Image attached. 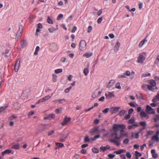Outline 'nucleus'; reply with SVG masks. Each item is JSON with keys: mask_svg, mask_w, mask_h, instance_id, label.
<instances>
[{"mask_svg": "<svg viewBox=\"0 0 159 159\" xmlns=\"http://www.w3.org/2000/svg\"><path fill=\"white\" fill-rule=\"evenodd\" d=\"M125 127V126L123 125L114 124L113 126V132L111 134L113 139H111L110 141L114 143L117 146H119L120 143L116 140H120L124 137H128L127 133L124 131Z\"/></svg>", "mask_w": 159, "mask_h": 159, "instance_id": "f257e3e1", "label": "nucleus"}, {"mask_svg": "<svg viewBox=\"0 0 159 159\" xmlns=\"http://www.w3.org/2000/svg\"><path fill=\"white\" fill-rule=\"evenodd\" d=\"M145 59V57L141 54H139L137 62L138 63L143 64Z\"/></svg>", "mask_w": 159, "mask_h": 159, "instance_id": "f03ea898", "label": "nucleus"}, {"mask_svg": "<svg viewBox=\"0 0 159 159\" xmlns=\"http://www.w3.org/2000/svg\"><path fill=\"white\" fill-rule=\"evenodd\" d=\"M86 43L84 40H81L79 45V49L80 50L83 51L86 48Z\"/></svg>", "mask_w": 159, "mask_h": 159, "instance_id": "7ed1b4c3", "label": "nucleus"}, {"mask_svg": "<svg viewBox=\"0 0 159 159\" xmlns=\"http://www.w3.org/2000/svg\"><path fill=\"white\" fill-rule=\"evenodd\" d=\"M50 49L52 51L55 52L58 49V46L57 43H52V45L49 46Z\"/></svg>", "mask_w": 159, "mask_h": 159, "instance_id": "20e7f679", "label": "nucleus"}, {"mask_svg": "<svg viewBox=\"0 0 159 159\" xmlns=\"http://www.w3.org/2000/svg\"><path fill=\"white\" fill-rule=\"evenodd\" d=\"M146 111L148 114H154L155 113L153 109L148 105L146 106Z\"/></svg>", "mask_w": 159, "mask_h": 159, "instance_id": "39448f33", "label": "nucleus"}, {"mask_svg": "<svg viewBox=\"0 0 159 159\" xmlns=\"http://www.w3.org/2000/svg\"><path fill=\"white\" fill-rule=\"evenodd\" d=\"M20 62V59H18L16 62L14 67V69L16 72H17L19 70Z\"/></svg>", "mask_w": 159, "mask_h": 159, "instance_id": "423d86ee", "label": "nucleus"}, {"mask_svg": "<svg viewBox=\"0 0 159 159\" xmlns=\"http://www.w3.org/2000/svg\"><path fill=\"white\" fill-rule=\"evenodd\" d=\"M101 93V92L99 91L98 89H97L94 91L92 97L93 98H96L98 97Z\"/></svg>", "mask_w": 159, "mask_h": 159, "instance_id": "0eeeda50", "label": "nucleus"}, {"mask_svg": "<svg viewBox=\"0 0 159 159\" xmlns=\"http://www.w3.org/2000/svg\"><path fill=\"white\" fill-rule=\"evenodd\" d=\"M70 118L65 117L63 121L61 123V125L63 126L66 125L68 122L70 121Z\"/></svg>", "mask_w": 159, "mask_h": 159, "instance_id": "6e6552de", "label": "nucleus"}, {"mask_svg": "<svg viewBox=\"0 0 159 159\" xmlns=\"http://www.w3.org/2000/svg\"><path fill=\"white\" fill-rule=\"evenodd\" d=\"M99 127H94L93 129H91L89 132L93 134L95 132H97L98 134L99 132V131L98 130Z\"/></svg>", "mask_w": 159, "mask_h": 159, "instance_id": "1a4fd4ad", "label": "nucleus"}, {"mask_svg": "<svg viewBox=\"0 0 159 159\" xmlns=\"http://www.w3.org/2000/svg\"><path fill=\"white\" fill-rule=\"evenodd\" d=\"M55 115L54 114H51L47 115L46 117L44 118V120H51V119L54 118Z\"/></svg>", "mask_w": 159, "mask_h": 159, "instance_id": "9d476101", "label": "nucleus"}, {"mask_svg": "<svg viewBox=\"0 0 159 159\" xmlns=\"http://www.w3.org/2000/svg\"><path fill=\"white\" fill-rule=\"evenodd\" d=\"M147 37L142 40L139 43V48L142 47L143 45L145 43V42H147L148 41L146 39Z\"/></svg>", "mask_w": 159, "mask_h": 159, "instance_id": "9b49d317", "label": "nucleus"}, {"mask_svg": "<svg viewBox=\"0 0 159 159\" xmlns=\"http://www.w3.org/2000/svg\"><path fill=\"white\" fill-rule=\"evenodd\" d=\"M120 107H114L111 108L110 110V111L112 114L115 113L118 111Z\"/></svg>", "mask_w": 159, "mask_h": 159, "instance_id": "f8f14e48", "label": "nucleus"}, {"mask_svg": "<svg viewBox=\"0 0 159 159\" xmlns=\"http://www.w3.org/2000/svg\"><path fill=\"white\" fill-rule=\"evenodd\" d=\"M68 135V134H62L61 137L60 138V141L61 142H64L66 139Z\"/></svg>", "mask_w": 159, "mask_h": 159, "instance_id": "ddd939ff", "label": "nucleus"}, {"mask_svg": "<svg viewBox=\"0 0 159 159\" xmlns=\"http://www.w3.org/2000/svg\"><path fill=\"white\" fill-rule=\"evenodd\" d=\"M110 148V146L108 145H107L105 147L102 146L100 148V149L103 152H104L107 149H109Z\"/></svg>", "mask_w": 159, "mask_h": 159, "instance_id": "4468645a", "label": "nucleus"}, {"mask_svg": "<svg viewBox=\"0 0 159 159\" xmlns=\"http://www.w3.org/2000/svg\"><path fill=\"white\" fill-rule=\"evenodd\" d=\"M120 44L119 42H117L114 46V50L115 52L117 51L120 46Z\"/></svg>", "mask_w": 159, "mask_h": 159, "instance_id": "2eb2a0df", "label": "nucleus"}, {"mask_svg": "<svg viewBox=\"0 0 159 159\" xmlns=\"http://www.w3.org/2000/svg\"><path fill=\"white\" fill-rule=\"evenodd\" d=\"M66 101V100L65 99H60L56 100L55 101H54L53 102L56 103H62L63 102H65Z\"/></svg>", "mask_w": 159, "mask_h": 159, "instance_id": "dca6fc26", "label": "nucleus"}, {"mask_svg": "<svg viewBox=\"0 0 159 159\" xmlns=\"http://www.w3.org/2000/svg\"><path fill=\"white\" fill-rule=\"evenodd\" d=\"M12 151V150L10 149H7L6 150L2 153V156H4L5 154H8L10 153Z\"/></svg>", "mask_w": 159, "mask_h": 159, "instance_id": "f3484780", "label": "nucleus"}, {"mask_svg": "<svg viewBox=\"0 0 159 159\" xmlns=\"http://www.w3.org/2000/svg\"><path fill=\"white\" fill-rule=\"evenodd\" d=\"M151 153L152 154V157L153 158H156L158 157L157 154L156 153L155 150L152 149L151 150Z\"/></svg>", "mask_w": 159, "mask_h": 159, "instance_id": "a211bd4d", "label": "nucleus"}, {"mask_svg": "<svg viewBox=\"0 0 159 159\" xmlns=\"http://www.w3.org/2000/svg\"><path fill=\"white\" fill-rule=\"evenodd\" d=\"M52 80L53 82H56L57 80V76L55 74H53L52 75Z\"/></svg>", "mask_w": 159, "mask_h": 159, "instance_id": "6ab92c4d", "label": "nucleus"}, {"mask_svg": "<svg viewBox=\"0 0 159 159\" xmlns=\"http://www.w3.org/2000/svg\"><path fill=\"white\" fill-rule=\"evenodd\" d=\"M114 84V81L113 80H111L107 85V87L109 88L111 87Z\"/></svg>", "mask_w": 159, "mask_h": 159, "instance_id": "aec40b11", "label": "nucleus"}, {"mask_svg": "<svg viewBox=\"0 0 159 159\" xmlns=\"http://www.w3.org/2000/svg\"><path fill=\"white\" fill-rule=\"evenodd\" d=\"M151 140H153L157 142H159V137L155 135L152 137Z\"/></svg>", "mask_w": 159, "mask_h": 159, "instance_id": "412c9836", "label": "nucleus"}, {"mask_svg": "<svg viewBox=\"0 0 159 159\" xmlns=\"http://www.w3.org/2000/svg\"><path fill=\"white\" fill-rule=\"evenodd\" d=\"M152 101L153 102H157V101H159V93H158V94L153 98Z\"/></svg>", "mask_w": 159, "mask_h": 159, "instance_id": "4be33fe9", "label": "nucleus"}, {"mask_svg": "<svg viewBox=\"0 0 159 159\" xmlns=\"http://www.w3.org/2000/svg\"><path fill=\"white\" fill-rule=\"evenodd\" d=\"M27 45V43L25 40H23L21 42V46L22 48H25Z\"/></svg>", "mask_w": 159, "mask_h": 159, "instance_id": "5701e85b", "label": "nucleus"}, {"mask_svg": "<svg viewBox=\"0 0 159 159\" xmlns=\"http://www.w3.org/2000/svg\"><path fill=\"white\" fill-rule=\"evenodd\" d=\"M93 55V53L92 52H87L83 55V56L86 57V58H88L91 57Z\"/></svg>", "mask_w": 159, "mask_h": 159, "instance_id": "b1692460", "label": "nucleus"}, {"mask_svg": "<svg viewBox=\"0 0 159 159\" xmlns=\"http://www.w3.org/2000/svg\"><path fill=\"white\" fill-rule=\"evenodd\" d=\"M7 108V106L1 107H0V113L4 112V110Z\"/></svg>", "mask_w": 159, "mask_h": 159, "instance_id": "393cba45", "label": "nucleus"}, {"mask_svg": "<svg viewBox=\"0 0 159 159\" xmlns=\"http://www.w3.org/2000/svg\"><path fill=\"white\" fill-rule=\"evenodd\" d=\"M129 76V78L131 79H132L134 78L135 76L134 72V71L131 72Z\"/></svg>", "mask_w": 159, "mask_h": 159, "instance_id": "a878e982", "label": "nucleus"}, {"mask_svg": "<svg viewBox=\"0 0 159 159\" xmlns=\"http://www.w3.org/2000/svg\"><path fill=\"white\" fill-rule=\"evenodd\" d=\"M132 136L135 137L136 139H138L139 137V133H132Z\"/></svg>", "mask_w": 159, "mask_h": 159, "instance_id": "bb28decb", "label": "nucleus"}, {"mask_svg": "<svg viewBox=\"0 0 159 159\" xmlns=\"http://www.w3.org/2000/svg\"><path fill=\"white\" fill-rule=\"evenodd\" d=\"M138 125L137 124H134L132 125H129L128 126V128L129 129H132L133 127H137L138 126Z\"/></svg>", "mask_w": 159, "mask_h": 159, "instance_id": "cd10ccee", "label": "nucleus"}, {"mask_svg": "<svg viewBox=\"0 0 159 159\" xmlns=\"http://www.w3.org/2000/svg\"><path fill=\"white\" fill-rule=\"evenodd\" d=\"M62 72V69H59L56 70L54 71L55 73L57 74L59 73H61Z\"/></svg>", "mask_w": 159, "mask_h": 159, "instance_id": "c85d7f7f", "label": "nucleus"}, {"mask_svg": "<svg viewBox=\"0 0 159 159\" xmlns=\"http://www.w3.org/2000/svg\"><path fill=\"white\" fill-rule=\"evenodd\" d=\"M47 22L50 24H53V22L52 20L49 17H48L47 19Z\"/></svg>", "mask_w": 159, "mask_h": 159, "instance_id": "c756f323", "label": "nucleus"}, {"mask_svg": "<svg viewBox=\"0 0 159 159\" xmlns=\"http://www.w3.org/2000/svg\"><path fill=\"white\" fill-rule=\"evenodd\" d=\"M150 84H151L153 87H154L156 85V82L153 80H151L150 81Z\"/></svg>", "mask_w": 159, "mask_h": 159, "instance_id": "7c9ffc66", "label": "nucleus"}, {"mask_svg": "<svg viewBox=\"0 0 159 159\" xmlns=\"http://www.w3.org/2000/svg\"><path fill=\"white\" fill-rule=\"evenodd\" d=\"M20 148V146L18 144L14 145H13L11 147V148L15 149H19Z\"/></svg>", "mask_w": 159, "mask_h": 159, "instance_id": "2f4dec72", "label": "nucleus"}, {"mask_svg": "<svg viewBox=\"0 0 159 159\" xmlns=\"http://www.w3.org/2000/svg\"><path fill=\"white\" fill-rule=\"evenodd\" d=\"M39 50V46H37L36 47L35 51L34 52V54L35 55H37L38 54V52Z\"/></svg>", "mask_w": 159, "mask_h": 159, "instance_id": "473e14b6", "label": "nucleus"}, {"mask_svg": "<svg viewBox=\"0 0 159 159\" xmlns=\"http://www.w3.org/2000/svg\"><path fill=\"white\" fill-rule=\"evenodd\" d=\"M92 150V151L94 153H97L99 152V150L95 148H93Z\"/></svg>", "mask_w": 159, "mask_h": 159, "instance_id": "72a5a7b5", "label": "nucleus"}, {"mask_svg": "<svg viewBox=\"0 0 159 159\" xmlns=\"http://www.w3.org/2000/svg\"><path fill=\"white\" fill-rule=\"evenodd\" d=\"M17 117V116H15L14 115H12V116L10 117L9 118V120H13L14 119H16Z\"/></svg>", "mask_w": 159, "mask_h": 159, "instance_id": "f704fd0d", "label": "nucleus"}, {"mask_svg": "<svg viewBox=\"0 0 159 159\" xmlns=\"http://www.w3.org/2000/svg\"><path fill=\"white\" fill-rule=\"evenodd\" d=\"M105 96L107 97H109V98L113 97L114 96V95L111 93H109L108 95L106 93Z\"/></svg>", "mask_w": 159, "mask_h": 159, "instance_id": "c9c22d12", "label": "nucleus"}, {"mask_svg": "<svg viewBox=\"0 0 159 159\" xmlns=\"http://www.w3.org/2000/svg\"><path fill=\"white\" fill-rule=\"evenodd\" d=\"M51 96H50L49 95L45 96V97H44L43 98L44 101L48 100V99H49V98H51Z\"/></svg>", "mask_w": 159, "mask_h": 159, "instance_id": "e433bc0d", "label": "nucleus"}, {"mask_svg": "<svg viewBox=\"0 0 159 159\" xmlns=\"http://www.w3.org/2000/svg\"><path fill=\"white\" fill-rule=\"evenodd\" d=\"M141 116L142 117H145L147 115L146 113L143 111H142L140 114Z\"/></svg>", "mask_w": 159, "mask_h": 159, "instance_id": "4c0bfd02", "label": "nucleus"}, {"mask_svg": "<svg viewBox=\"0 0 159 159\" xmlns=\"http://www.w3.org/2000/svg\"><path fill=\"white\" fill-rule=\"evenodd\" d=\"M126 156L127 158L129 159L131 157L130 153L128 152H126Z\"/></svg>", "mask_w": 159, "mask_h": 159, "instance_id": "58836bf2", "label": "nucleus"}, {"mask_svg": "<svg viewBox=\"0 0 159 159\" xmlns=\"http://www.w3.org/2000/svg\"><path fill=\"white\" fill-rule=\"evenodd\" d=\"M72 89V87L70 86L69 88L66 89H65L64 92L66 93H68L70 90Z\"/></svg>", "mask_w": 159, "mask_h": 159, "instance_id": "ea45409f", "label": "nucleus"}, {"mask_svg": "<svg viewBox=\"0 0 159 159\" xmlns=\"http://www.w3.org/2000/svg\"><path fill=\"white\" fill-rule=\"evenodd\" d=\"M129 139L127 138L124 139L123 141V143L125 144H127L129 143Z\"/></svg>", "mask_w": 159, "mask_h": 159, "instance_id": "a19ab883", "label": "nucleus"}, {"mask_svg": "<svg viewBox=\"0 0 159 159\" xmlns=\"http://www.w3.org/2000/svg\"><path fill=\"white\" fill-rule=\"evenodd\" d=\"M116 88L119 89H121V87L120 85V84L119 83H117L116 85Z\"/></svg>", "mask_w": 159, "mask_h": 159, "instance_id": "79ce46f5", "label": "nucleus"}, {"mask_svg": "<svg viewBox=\"0 0 159 159\" xmlns=\"http://www.w3.org/2000/svg\"><path fill=\"white\" fill-rule=\"evenodd\" d=\"M56 144L57 146L60 147H62L64 146V144L61 143H57Z\"/></svg>", "mask_w": 159, "mask_h": 159, "instance_id": "37998d69", "label": "nucleus"}, {"mask_svg": "<svg viewBox=\"0 0 159 159\" xmlns=\"http://www.w3.org/2000/svg\"><path fill=\"white\" fill-rule=\"evenodd\" d=\"M89 72V71L87 69H84V73L85 75H86Z\"/></svg>", "mask_w": 159, "mask_h": 159, "instance_id": "c03bdc74", "label": "nucleus"}, {"mask_svg": "<svg viewBox=\"0 0 159 159\" xmlns=\"http://www.w3.org/2000/svg\"><path fill=\"white\" fill-rule=\"evenodd\" d=\"M63 15L61 14H60L58 15L57 17V20H59L61 19H62L63 18Z\"/></svg>", "mask_w": 159, "mask_h": 159, "instance_id": "a18cd8bd", "label": "nucleus"}, {"mask_svg": "<svg viewBox=\"0 0 159 159\" xmlns=\"http://www.w3.org/2000/svg\"><path fill=\"white\" fill-rule=\"evenodd\" d=\"M136 96L137 98L139 99L140 98L143 99L141 97V95L140 93H137L136 95Z\"/></svg>", "mask_w": 159, "mask_h": 159, "instance_id": "49530a36", "label": "nucleus"}, {"mask_svg": "<svg viewBox=\"0 0 159 159\" xmlns=\"http://www.w3.org/2000/svg\"><path fill=\"white\" fill-rule=\"evenodd\" d=\"M100 135L98 134L97 135L95 136L93 139H91L93 141H94L96 139L99 138H100Z\"/></svg>", "mask_w": 159, "mask_h": 159, "instance_id": "de8ad7c7", "label": "nucleus"}, {"mask_svg": "<svg viewBox=\"0 0 159 159\" xmlns=\"http://www.w3.org/2000/svg\"><path fill=\"white\" fill-rule=\"evenodd\" d=\"M102 20V17H101L98 19L97 20V23L99 24H100Z\"/></svg>", "mask_w": 159, "mask_h": 159, "instance_id": "09e8293b", "label": "nucleus"}, {"mask_svg": "<svg viewBox=\"0 0 159 159\" xmlns=\"http://www.w3.org/2000/svg\"><path fill=\"white\" fill-rule=\"evenodd\" d=\"M131 72L129 70L126 71L125 73H124V75H126L128 76H129L130 75Z\"/></svg>", "mask_w": 159, "mask_h": 159, "instance_id": "8fccbe9b", "label": "nucleus"}, {"mask_svg": "<svg viewBox=\"0 0 159 159\" xmlns=\"http://www.w3.org/2000/svg\"><path fill=\"white\" fill-rule=\"evenodd\" d=\"M125 112L126 111L125 110H122L120 111V115L121 116H123L124 115Z\"/></svg>", "mask_w": 159, "mask_h": 159, "instance_id": "3c124183", "label": "nucleus"}, {"mask_svg": "<svg viewBox=\"0 0 159 159\" xmlns=\"http://www.w3.org/2000/svg\"><path fill=\"white\" fill-rule=\"evenodd\" d=\"M135 155L136 156L140 157L141 156L142 154L137 151L135 152Z\"/></svg>", "mask_w": 159, "mask_h": 159, "instance_id": "603ef678", "label": "nucleus"}, {"mask_svg": "<svg viewBox=\"0 0 159 159\" xmlns=\"http://www.w3.org/2000/svg\"><path fill=\"white\" fill-rule=\"evenodd\" d=\"M158 105V103L157 102H153L151 104V105L152 107H155L156 106Z\"/></svg>", "mask_w": 159, "mask_h": 159, "instance_id": "864d4df0", "label": "nucleus"}, {"mask_svg": "<svg viewBox=\"0 0 159 159\" xmlns=\"http://www.w3.org/2000/svg\"><path fill=\"white\" fill-rule=\"evenodd\" d=\"M109 111V108H107L103 110L102 112L104 113H106L108 112V111Z\"/></svg>", "mask_w": 159, "mask_h": 159, "instance_id": "5fc2aeb1", "label": "nucleus"}, {"mask_svg": "<svg viewBox=\"0 0 159 159\" xmlns=\"http://www.w3.org/2000/svg\"><path fill=\"white\" fill-rule=\"evenodd\" d=\"M147 85H148L145 84H143L142 86V88L143 89H144V90H146L147 87Z\"/></svg>", "mask_w": 159, "mask_h": 159, "instance_id": "6e6d98bb", "label": "nucleus"}, {"mask_svg": "<svg viewBox=\"0 0 159 159\" xmlns=\"http://www.w3.org/2000/svg\"><path fill=\"white\" fill-rule=\"evenodd\" d=\"M159 120V115H155V117L154 119V121H157Z\"/></svg>", "mask_w": 159, "mask_h": 159, "instance_id": "4d7b16f0", "label": "nucleus"}, {"mask_svg": "<svg viewBox=\"0 0 159 159\" xmlns=\"http://www.w3.org/2000/svg\"><path fill=\"white\" fill-rule=\"evenodd\" d=\"M134 121V119L133 118H131L128 121V123L129 124H132Z\"/></svg>", "mask_w": 159, "mask_h": 159, "instance_id": "13d9d810", "label": "nucleus"}, {"mask_svg": "<svg viewBox=\"0 0 159 159\" xmlns=\"http://www.w3.org/2000/svg\"><path fill=\"white\" fill-rule=\"evenodd\" d=\"M48 30L50 32L52 33L54 31H55L56 30V29L49 28L48 29Z\"/></svg>", "mask_w": 159, "mask_h": 159, "instance_id": "bf43d9fd", "label": "nucleus"}, {"mask_svg": "<svg viewBox=\"0 0 159 159\" xmlns=\"http://www.w3.org/2000/svg\"><path fill=\"white\" fill-rule=\"evenodd\" d=\"M85 142H87L90 141V139H89V137L88 136H86L84 139Z\"/></svg>", "mask_w": 159, "mask_h": 159, "instance_id": "052dcab7", "label": "nucleus"}, {"mask_svg": "<svg viewBox=\"0 0 159 159\" xmlns=\"http://www.w3.org/2000/svg\"><path fill=\"white\" fill-rule=\"evenodd\" d=\"M147 134L149 135H152L153 134V132L152 131H148L147 132Z\"/></svg>", "mask_w": 159, "mask_h": 159, "instance_id": "680f3d73", "label": "nucleus"}, {"mask_svg": "<svg viewBox=\"0 0 159 159\" xmlns=\"http://www.w3.org/2000/svg\"><path fill=\"white\" fill-rule=\"evenodd\" d=\"M92 30V27L91 26H89L88 27V32L90 33L91 32V30Z\"/></svg>", "mask_w": 159, "mask_h": 159, "instance_id": "e2e57ef3", "label": "nucleus"}, {"mask_svg": "<svg viewBox=\"0 0 159 159\" xmlns=\"http://www.w3.org/2000/svg\"><path fill=\"white\" fill-rule=\"evenodd\" d=\"M102 10H99L97 12V15L98 16H100L102 13Z\"/></svg>", "mask_w": 159, "mask_h": 159, "instance_id": "0e129e2a", "label": "nucleus"}, {"mask_svg": "<svg viewBox=\"0 0 159 159\" xmlns=\"http://www.w3.org/2000/svg\"><path fill=\"white\" fill-rule=\"evenodd\" d=\"M42 27V25L41 23H39L38 24L37 29H41Z\"/></svg>", "mask_w": 159, "mask_h": 159, "instance_id": "69168bd1", "label": "nucleus"}, {"mask_svg": "<svg viewBox=\"0 0 159 159\" xmlns=\"http://www.w3.org/2000/svg\"><path fill=\"white\" fill-rule=\"evenodd\" d=\"M147 87L148 89L150 90H153V89H152V87L150 85H147Z\"/></svg>", "mask_w": 159, "mask_h": 159, "instance_id": "338daca9", "label": "nucleus"}, {"mask_svg": "<svg viewBox=\"0 0 159 159\" xmlns=\"http://www.w3.org/2000/svg\"><path fill=\"white\" fill-rule=\"evenodd\" d=\"M22 31V29L21 27V26H19V29L17 32L18 33H21Z\"/></svg>", "mask_w": 159, "mask_h": 159, "instance_id": "774afa93", "label": "nucleus"}]
</instances>
